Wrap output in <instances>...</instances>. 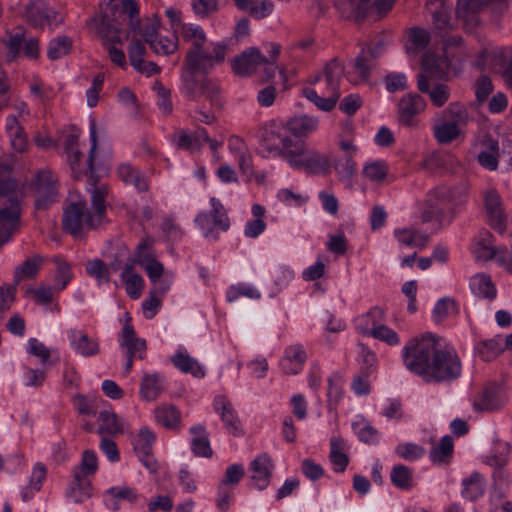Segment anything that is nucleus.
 <instances>
[{"instance_id":"nucleus-10","label":"nucleus","mask_w":512,"mask_h":512,"mask_svg":"<svg viewBox=\"0 0 512 512\" xmlns=\"http://www.w3.org/2000/svg\"><path fill=\"white\" fill-rule=\"evenodd\" d=\"M58 186V179L51 170L43 169L37 172L33 182L36 209L45 210L58 201Z\"/></svg>"},{"instance_id":"nucleus-13","label":"nucleus","mask_w":512,"mask_h":512,"mask_svg":"<svg viewBox=\"0 0 512 512\" xmlns=\"http://www.w3.org/2000/svg\"><path fill=\"white\" fill-rule=\"evenodd\" d=\"M91 149L89 155L86 157L80 150H76L66 154L67 162L73 173V177L80 179L82 176L87 175L88 172L93 171L94 152L97 147V132L95 124H92L90 131Z\"/></svg>"},{"instance_id":"nucleus-49","label":"nucleus","mask_w":512,"mask_h":512,"mask_svg":"<svg viewBox=\"0 0 512 512\" xmlns=\"http://www.w3.org/2000/svg\"><path fill=\"white\" fill-rule=\"evenodd\" d=\"M503 349V338L500 336L490 340L482 341L476 347L478 355L484 361H491L495 359L503 351Z\"/></svg>"},{"instance_id":"nucleus-37","label":"nucleus","mask_w":512,"mask_h":512,"mask_svg":"<svg viewBox=\"0 0 512 512\" xmlns=\"http://www.w3.org/2000/svg\"><path fill=\"white\" fill-rule=\"evenodd\" d=\"M470 287L476 296L488 300H493L497 294L496 287L491 277L484 273L474 275L470 280Z\"/></svg>"},{"instance_id":"nucleus-62","label":"nucleus","mask_w":512,"mask_h":512,"mask_svg":"<svg viewBox=\"0 0 512 512\" xmlns=\"http://www.w3.org/2000/svg\"><path fill=\"white\" fill-rule=\"evenodd\" d=\"M367 335L382 341L389 346H396L400 343L398 334L383 323L372 328V331H370Z\"/></svg>"},{"instance_id":"nucleus-20","label":"nucleus","mask_w":512,"mask_h":512,"mask_svg":"<svg viewBox=\"0 0 512 512\" xmlns=\"http://www.w3.org/2000/svg\"><path fill=\"white\" fill-rule=\"evenodd\" d=\"M68 335L70 345L77 354L84 357H91L99 354L100 347L97 339L91 338L86 333L77 329H70L68 331Z\"/></svg>"},{"instance_id":"nucleus-22","label":"nucleus","mask_w":512,"mask_h":512,"mask_svg":"<svg viewBox=\"0 0 512 512\" xmlns=\"http://www.w3.org/2000/svg\"><path fill=\"white\" fill-rule=\"evenodd\" d=\"M505 254L512 255V250L509 251L506 248L497 249L493 245V235L490 232L486 231L481 234L475 247V256L478 260L487 261L497 257L498 261L503 264L501 257Z\"/></svg>"},{"instance_id":"nucleus-21","label":"nucleus","mask_w":512,"mask_h":512,"mask_svg":"<svg viewBox=\"0 0 512 512\" xmlns=\"http://www.w3.org/2000/svg\"><path fill=\"white\" fill-rule=\"evenodd\" d=\"M306 358V352L301 345H291L285 350L280 367L285 374L295 375L302 370Z\"/></svg>"},{"instance_id":"nucleus-31","label":"nucleus","mask_w":512,"mask_h":512,"mask_svg":"<svg viewBox=\"0 0 512 512\" xmlns=\"http://www.w3.org/2000/svg\"><path fill=\"white\" fill-rule=\"evenodd\" d=\"M137 498L135 490L128 486L112 487L105 492L106 506L113 511L121 508L122 500L134 503Z\"/></svg>"},{"instance_id":"nucleus-26","label":"nucleus","mask_w":512,"mask_h":512,"mask_svg":"<svg viewBox=\"0 0 512 512\" xmlns=\"http://www.w3.org/2000/svg\"><path fill=\"white\" fill-rule=\"evenodd\" d=\"M164 391L165 381L163 376L158 373L144 374L139 391L142 399L155 401Z\"/></svg>"},{"instance_id":"nucleus-59","label":"nucleus","mask_w":512,"mask_h":512,"mask_svg":"<svg viewBox=\"0 0 512 512\" xmlns=\"http://www.w3.org/2000/svg\"><path fill=\"white\" fill-rule=\"evenodd\" d=\"M463 496L469 500H475L484 493L483 479L480 474L474 473L463 482Z\"/></svg>"},{"instance_id":"nucleus-4","label":"nucleus","mask_w":512,"mask_h":512,"mask_svg":"<svg viewBox=\"0 0 512 512\" xmlns=\"http://www.w3.org/2000/svg\"><path fill=\"white\" fill-rule=\"evenodd\" d=\"M343 75V64L338 58H333L324 66L323 75H316L309 80L311 84L317 85V88H303L302 94L318 109L329 112L335 107L341 95L340 82Z\"/></svg>"},{"instance_id":"nucleus-17","label":"nucleus","mask_w":512,"mask_h":512,"mask_svg":"<svg viewBox=\"0 0 512 512\" xmlns=\"http://www.w3.org/2000/svg\"><path fill=\"white\" fill-rule=\"evenodd\" d=\"M426 6L432 15L434 29L441 38H445L453 29L450 21L451 5L446 0H429Z\"/></svg>"},{"instance_id":"nucleus-50","label":"nucleus","mask_w":512,"mask_h":512,"mask_svg":"<svg viewBox=\"0 0 512 512\" xmlns=\"http://www.w3.org/2000/svg\"><path fill=\"white\" fill-rule=\"evenodd\" d=\"M391 482L399 489L409 490L413 487V470L405 465H395L390 473Z\"/></svg>"},{"instance_id":"nucleus-45","label":"nucleus","mask_w":512,"mask_h":512,"mask_svg":"<svg viewBox=\"0 0 512 512\" xmlns=\"http://www.w3.org/2000/svg\"><path fill=\"white\" fill-rule=\"evenodd\" d=\"M430 42V34L427 30L414 27L409 30L406 50L408 53L416 54L427 47Z\"/></svg>"},{"instance_id":"nucleus-46","label":"nucleus","mask_w":512,"mask_h":512,"mask_svg":"<svg viewBox=\"0 0 512 512\" xmlns=\"http://www.w3.org/2000/svg\"><path fill=\"white\" fill-rule=\"evenodd\" d=\"M394 234L398 242L405 246L423 248L426 246L429 239L428 235L411 228L397 229Z\"/></svg>"},{"instance_id":"nucleus-27","label":"nucleus","mask_w":512,"mask_h":512,"mask_svg":"<svg viewBox=\"0 0 512 512\" xmlns=\"http://www.w3.org/2000/svg\"><path fill=\"white\" fill-rule=\"evenodd\" d=\"M118 177L127 185H132L139 192H146L149 189V183L144 174L130 164L123 163L118 166Z\"/></svg>"},{"instance_id":"nucleus-2","label":"nucleus","mask_w":512,"mask_h":512,"mask_svg":"<svg viewBox=\"0 0 512 512\" xmlns=\"http://www.w3.org/2000/svg\"><path fill=\"white\" fill-rule=\"evenodd\" d=\"M91 209L85 201L71 202L63 213V229L75 238H81L86 231L100 226L106 216L107 187L94 186L91 189Z\"/></svg>"},{"instance_id":"nucleus-32","label":"nucleus","mask_w":512,"mask_h":512,"mask_svg":"<svg viewBox=\"0 0 512 512\" xmlns=\"http://www.w3.org/2000/svg\"><path fill=\"white\" fill-rule=\"evenodd\" d=\"M286 127L289 135L304 137L317 129L318 120L307 115L295 116L287 121Z\"/></svg>"},{"instance_id":"nucleus-39","label":"nucleus","mask_w":512,"mask_h":512,"mask_svg":"<svg viewBox=\"0 0 512 512\" xmlns=\"http://www.w3.org/2000/svg\"><path fill=\"white\" fill-rule=\"evenodd\" d=\"M184 42L190 44L188 50H197L207 43V36L203 28L192 23L182 24L180 30Z\"/></svg>"},{"instance_id":"nucleus-34","label":"nucleus","mask_w":512,"mask_h":512,"mask_svg":"<svg viewBox=\"0 0 512 512\" xmlns=\"http://www.w3.org/2000/svg\"><path fill=\"white\" fill-rule=\"evenodd\" d=\"M433 136L439 144H449L456 140L460 134V126L446 119L433 125Z\"/></svg>"},{"instance_id":"nucleus-5","label":"nucleus","mask_w":512,"mask_h":512,"mask_svg":"<svg viewBox=\"0 0 512 512\" xmlns=\"http://www.w3.org/2000/svg\"><path fill=\"white\" fill-rule=\"evenodd\" d=\"M122 15H127L130 18V27L136 31V25L139 26V8L135 0H108L105 4L101 5V14L93 17L91 23L95 26L97 33L102 37H108L109 33L115 32V35L110 37L112 42L121 43L120 36L117 34L118 28L116 22Z\"/></svg>"},{"instance_id":"nucleus-63","label":"nucleus","mask_w":512,"mask_h":512,"mask_svg":"<svg viewBox=\"0 0 512 512\" xmlns=\"http://www.w3.org/2000/svg\"><path fill=\"white\" fill-rule=\"evenodd\" d=\"M200 88L211 105L219 108L222 107L223 101L220 97V87L214 80L206 77L203 78L200 82Z\"/></svg>"},{"instance_id":"nucleus-12","label":"nucleus","mask_w":512,"mask_h":512,"mask_svg":"<svg viewBox=\"0 0 512 512\" xmlns=\"http://www.w3.org/2000/svg\"><path fill=\"white\" fill-rule=\"evenodd\" d=\"M427 107L426 100L417 93H407L398 103V121L409 128L419 127L417 116Z\"/></svg>"},{"instance_id":"nucleus-25","label":"nucleus","mask_w":512,"mask_h":512,"mask_svg":"<svg viewBox=\"0 0 512 512\" xmlns=\"http://www.w3.org/2000/svg\"><path fill=\"white\" fill-rule=\"evenodd\" d=\"M121 281L125 285L126 293L131 299L141 297L144 289V279L134 271V262H127L121 273Z\"/></svg>"},{"instance_id":"nucleus-54","label":"nucleus","mask_w":512,"mask_h":512,"mask_svg":"<svg viewBox=\"0 0 512 512\" xmlns=\"http://www.w3.org/2000/svg\"><path fill=\"white\" fill-rule=\"evenodd\" d=\"M334 168L340 181H347L350 183L356 173V163L352 158L351 152H348L344 157L335 160Z\"/></svg>"},{"instance_id":"nucleus-1","label":"nucleus","mask_w":512,"mask_h":512,"mask_svg":"<svg viewBox=\"0 0 512 512\" xmlns=\"http://www.w3.org/2000/svg\"><path fill=\"white\" fill-rule=\"evenodd\" d=\"M403 361L409 371L426 382H451L462 371L458 355L441 349L438 339L432 334L410 340L403 349Z\"/></svg>"},{"instance_id":"nucleus-29","label":"nucleus","mask_w":512,"mask_h":512,"mask_svg":"<svg viewBox=\"0 0 512 512\" xmlns=\"http://www.w3.org/2000/svg\"><path fill=\"white\" fill-rule=\"evenodd\" d=\"M505 400L497 386L486 387L474 402V408L478 411H493L500 408Z\"/></svg>"},{"instance_id":"nucleus-41","label":"nucleus","mask_w":512,"mask_h":512,"mask_svg":"<svg viewBox=\"0 0 512 512\" xmlns=\"http://www.w3.org/2000/svg\"><path fill=\"white\" fill-rule=\"evenodd\" d=\"M190 432L193 435L191 445L194 454L198 457H211L213 452L210 446L208 433L206 432L204 426H193L190 429Z\"/></svg>"},{"instance_id":"nucleus-18","label":"nucleus","mask_w":512,"mask_h":512,"mask_svg":"<svg viewBox=\"0 0 512 512\" xmlns=\"http://www.w3.org/2000/svg\"><path fill=\"white\" fill-rule=\"evenodd\" d=\"M484 206L489 225L499 233H504L506 231V214L499 194L495 191L486 192Z\"/></svg>"},{"instance_id":"nucleus-61","label":"nucleus","mask_w":512,"mask_h":512,"mask_svg":"<svg viewBox=\"0 0 512 512\" xmlns=\"http://www.w3.org/2000/svg\"><path fill=\"white\" fill-rule=\"evenodd\" d=\"M175 143L179 149L189 150L191 152L199 151L202 147L200 136L189 134L185 130L176 133Z\"/></svg>"},{"instance_id":"nucleus-55","label":"nucleus","mask_w":512,"mask_h":512,"mask_svg":"<svg viewBox=\"0 0 512 512\" xmlns=\"http://www.w3.org/2000/svg\"><path fill=\"white\" fill-rule=\"evenodd\" d=\"M458 314V305L453 298L444 297L440 299L433 309V319L442 322L444 319Z\"/></svg>"},{"instance_id":"nucleus-57","label":"nucleus","mask_w":512,"mask_h":512,"mask_svg":"<svg viewBox=\"0 0 512 512\" xmlns=\"http://www.w3.org/2000/svg\"><path fill=\"white\" fill-rule=\"evenodd\" d=\"M441 115L444 119L455 122L458 126L466 125L469 119L466 107L458 102L450 103Z\"/></svg>"},{"instance_id":"nucleus-35","label":"nucleus","mask_w":512,"mask_h":512,"mask_svg":"<svg viewBox=\"0 0 512 512\" xmlns=\"http://www.w3.org/2000/svg\"><path fill=\"white\" fill-rule=\"evenodd\" d=\"M98 421L99 427L97 432L103 437L104 435L115 436L123 433V424L113 411H101L98 416Z\"/></svg>"},{"instance_id":"nucleus-23","label":"nucleus","mask_w":512,"mask_h":512,"mask_svg":"<svg viewBox=\"0 0 512 512\" xmlns=\"http://www.w3.org/2000/svg\"><path fill=\"white\" fill-rule=\"evenodd\" d=\"M214 408L220 414L228 432L236 436L240 435V421L229 400L225 396H217L214 399Z\"/></svg>"},{"instance_id":"nucleus-64","label":"nucleus","mask_w":512,"mask_h":512,"mask_svg":"<svg viewBox=\"0 0 512 512\" xmlns=\"http://www.w3.org/2000/svg\"><path fill=\"white\" fill-rule=\"evenodd\" d=\"M98 469V460L94 451H84L81 459V463L77 466L73 472H80V475L91 476L96 473Z\"/></svg>"},{"instance_id":"nucleus-14","label":"nucleus","mask_w":512,"mask_h":512,"mask_svg":"<svg viewBox=\"0 0 512 512\" xmlns=\"http://www.w3.org/2000/svg\"><path fill=\"white\" fill-rule=\"evenodd\" d=\"M8 48L9 60L15 59L23 49L24 54L30 59H37L40 54L39 41L37 38H26L25 31L18 28L16 32L11 34L6 42Z\"/></svg>"},{"instance_id":"nucleus-36","label":"nucleus","mask_w":512,"mask_h":512,"mask_svg":"<svg viewBox=\"0 0 512 512\" xmlns=\"http://www.w3.org/2000/svg\"><path fill=\"white\" fill-rule=\"evenodd\" d=\"M454 443L451 436H444L430 451V460L433 464H449L453 455Z\"/></svg>"},{"instance_id":"nucleus-52","label":"nucleus","mask_w":512,"mask_h":512,"mask_svg":"<svg viewBox=\"0 0 512 512\" xmlns=\"http://www.w3.org/2000/svg\"><path fill=\"white\" fill-rule=\"evenodd\" d=\"M155 440V434L149 428L144 427L139 430L134 440V449L139 454L148 457L151 455Z\"/></svg>"},{"instance_id":"nucleus-53","label":"nucleus","mask_w":512,"mask_h":512,"mask_svg":"<svg viewBox=\"0 0 512 512\" xmlns=\"http://www.w3.org/2000/svg\"><path fill=\"white\" fill-rule=\"evenodd\" d=\"M73 41L67 36H59L49 42L47 55L51 60H58L70 53Z\"/></svg>"},{"instance_id":"nucleus-38","label":"nucleus","mask_w":512,"mask_h":512,"mask_svg":"<svg viewBox=\"0 0 512 512\" xmlns=\"http://www.w3.org/2000/svg\"><path fill=\"white\" fill-rule=\"evenodd\" d=\"M93 492L92 483L87 476L80 472H73V481L69 490V497L75 502H83L90 498Z\"/></svg>"},{"instance_id":"nucleus-43","label":"nucleus","mask_w":512,"mask_h":512,"mask_svg":"<svg viewBox=\"0 0 512 512\" xmlns=\"http://www.w3.org/2000/svg\"><path fill=\"white\" fill-rule=\"evenodd\" d=\"M6 128L10 135L12 148L19 153L25 152L28 144L27 135L24 129L18 125V121L15 116H11L7 119Z\"/></svg>"},{"instance_id":"nucleus-6","label":"nucleus","mask_w":512,"mask_h":512,"mask_svg":"<svg viewBox=\"0 0 512 512\" xmlns=\"http://www.w3.org/2000/svg\"><path fill=\"white\" fill-rule=\"evenodd\" d=\"M23 193L17 182L11 179L0 181V248L8 243L20 223Z\"/></svg>"},{"instance_id":"nucleus-42","label":"nucleus","mask_w":512,"mask_h":512,"mask_svg":"<svg viewBox=\"0 0 512 512\" xmlns=\"http://www.w3.org/2000/svg\"><path fill=\"white\" fill-rule=\"evenodd\" d=\"M172 363L180 371L191 373L194 377L202 378L205 375L204 369L199 363L185 352H177L172 358Z\"/></svg>"},{"instance_id":"nucleus-58","label":"nucleus","mask_w":512,"mask_h":512,"mask_svg":"<svg viewBox=\"0 0 512 512\" xmlns=\"http://www.w3.org/2000/svg\"><path fill=\"white\" fill-rule=\"evenodd\" d=\"M389 167L383 160L372 161L363 168V175L371 182H383L388 174Z\"/></svg>"},{"instance_id":"nucleus-60","label":"nucleus","mask_w":512,"mask_h":512,"mask_svg":"<svg viewBox=\"0 0 512 512\" xmlns=\"http://www.w3.org/2000/svg\"><path fill=\"white\" fill-rule=\"evenodd\" d=\"M210 203L212 207L211 216L214 226L218 227L222 231H227L230 227V220L223 204L214 197L210 199Z\"/></svg>"},{"instance_id":"nucleus-30","label":"nucleus","mask_w":512,"mask_h":512,"mask_svg":"<svg viewBox=\"0 0 512 512\" xmlns=\"http://www.w3.org/2000/svg\"><path fill=\"white\" fill-rule=\"evenodd\" d=\"M384 320L385 311L379 306H374L368 312L356 317L354 323L356 330L360 334L367 335L372 331V328L383 323Z\"/></svg>"},{"instance_id":"nucleus-8","label":"nucleus","mask_w":512,"mask_h":512,"mask_svg":"<svg viewBox=\"0 0 512 512\" xmlns=\"http://www.w3.org/2000/svg\"><path fill=\"white\" fill-rule=\"evenodd\" d=\"M455 191L447 186H439L428 194L425 207L422 211V220L429 222L436 220L439 223L450 222L453 218Z\"/></svg>"},{"instance_id":"nucleus-56","label":"nucleus","mask_w":512,"mask_h":512,"mask_svg":"<svg viewBox=\"0 0 512 512\" xmlns=\"http://www.w3.org/2000/svg\"><path fill=\"white\" fill-rule=\"evenodd\" d=\"M149 47L157 55L172 54L178 49V37L174 34L170 37L158 35Z\"/></svg>"},{"instance_id":"nucleus-11","label":"nucleus","mask_w":512,"mask_h":512,"mask_svg":"<svg viewBox=\"0 0 512 512\" xmlns=\"http://www.w3.org/2000/svg\"><path fill=\"white\" fill-rule=\"evenodd\" d=\"M120 347L124 349L127 358L125 364V373L129 374L133 367V360H143L146 357V341L139 338L130 323V319L126 320L119 340Z\"/></svg>"},{"instance_id":"nucleus-47","label":"nucleus","mask_w":512,"mask_h":512,"mask_svg":"<svg viewBox=\"0 0 512 512\" xmlns=\"http://www.w3.org/2000/svg\"><path fill=\"white\" fill-rule=\"evenodd\" d=\"M358 357L360 363L359 372L364 375H372L377 370L376 353L364 343H358Z\"/></svg>"},{"instance_id":"nucleus-16","label":"nucleus","mask_w":512,"mask_h":512,"mask_svg":"<svg viewBox=\"0 0 512 512\" xmlns=\"http://www.w3.org/2000/svg\"><path fill=\"white\" fill-rule=\"evenodd\" d=\"M266 57L258 48L250 47L232 60L231 68L236 75L249 76L264 68Z\"/></svg>"},{"instance_id":"nucleus-44","label":"nucleus","mask_w":512,"mask_h":512,"mask_svg":"<svg viewBox=\"0 0 512 512\" xmlns=\"http://www.w3.org/2000/svg\"><path fill=\"white\" fill-rule=\"evenodd\" d=\"M25 17L31 26L41 28L49 22L48 7L43 2L30 3L26 8Z\"/></svg>"},{"instance_id":"nucleus-3","label":"nucleus","mask_w":512,"mask_h":512,"mask_svg":"<svg viewBox=\"0 0 512 512\" xmlns=\"http://www.w3.org/2000/svg\"><path fill=\"white\" fill-rule=\"evenodd\" d=\"M228 46L224 42H211L207 48L188 50L181 74L184 86L193 99L197 97V80L195 75L208 74L215 66L222 64L227 55Z\"/></svg>"},{"instance_id":"nucleus-48","label":"nucleus","mask_w":512,"mask_h":512,"mask_svg":"<svg viewBox=\"0 0 512 512\" xmlns=\"http://www.w3.org/2000/svg\"><path fill=\"white\" fill-rule=\"evenodd\" d=\"M154 239L150 236L145 237L136 247L135 258L128 262L137 263L141 267L156 259V253L154 249Z\"/></svg>"},{"instance_id":"nucleus-40","label":"nucleus","mask_w":512,"mask_h":512,"mask_svg":"<svg viewBox=\"0 0 512 512\" xmlns=\"http://www.w3.org/2000/svg\"><path fill=\"white\" fill-rule=\"evenodd\" d=\"M44 263L43 258L40 255H34L27 258L22 265L15 268L14 271V282L15 285L24 279H33L38 275L40 268Z\"/></svg>"},{"instance_id":"nucleus-28","label":"nucleus","mask_w":512,"mask_h":512,"mask_svg":"<svg viewBox=\"0 0 512 512\" xmlns=\"http://www.w3.org/2000/svg\"><path fill=\"white\" fill-rule=\"evenodd\" d=\"M491 0H458L457 18L463 20L466 27H474L478 23L477 11Z\"/></svg>"},{"instance_id":"nucleus-15","label":"nucleus","mask_w":512,"mask_h":512,"mask_svg":"<svg viewBox=\"0 0 512 512\" xmlns=\"http://www.w3.org/2000/svg\"><path fill=\"white\" fill-rule=\"evenodd\" d=\"M417 88L419 92L428 95L431 104L436 108L443 107L451 96L448 85L435 82L428 74L417 75Z\"/></svg>"},{"instance_id":"nucleus-19","label":"nucleus","mask_w":512,"mask_h":512,"mask_svg":"<svg viewBox=\"0 0 512 512\" xmlns=\"http://www.w3.org/2000/svg\"><path fill=\"white\" fill-rule=\"evenodd\" d=\"M274 464L267 454L258 455L250 464L252 485L259 489H265L271 480Z\"/></svg>"},{"instance_id":"nucleus-9","label":"nucleus","mask_w":512,"mask_h":512,"mask_svg":"<svg viewBox=\"0 0 512 512\" xmlns=\"http://www.w3.org/2000/svg\"><path fill=\"white\" fill-rule=\"evenodd\" d=\"M288 163L296 169H303L313 175H328L331 171V161L326 154L320 153L299 141Z\"/></svg>"},{"instance_id":"nucleus-24","label":"nucleus","mask_w":512,"mask_h":512,"mask_svg":"<svg viewBox=\"0 0 512 512\" xmlns=\"http://www.w3.org/2000/svg\"><path fill=\"white\" fill-rule=\"evenodd\" d=\"M154 417L156 422L166 429L178 431L181 428V412L172 404L163 403L157 406L154 409Z\"/></svg>"},{"instance_id":"nucleus-7","label":"nucleus","mask_w":512,"mask_h":512,"mask_svg":"<svg viewBox=\"0 0 512 512\" xmlns=\"http://www.w3.org/2000/svg\"><path fill=\"white\" fill-rule=\"evenodd\" d=\"M299 141L291 138L286 125L275 121H270L261 128L260 142L262 147L287 162Z\"/></svg>"},{"instance_id":"nucleus-51","label":"nucleus","mask_w":512,"mask_h":512,"mask_svg":"<svg viewBox=\"0 0 512 512\" xmlns=\"http://www.w3.org/2000/svg\"><path fill=\"white\" fill-rule=\"evenodd\" d=\"M370 0H337L335 7L340 11L341 15L345 18H359L364 15L366 5Z\"/></svg>"},{"instance_id":"nucleus-33","label":"nucleus","mask_w":512,"mask_h":512,"mask_svg":"<svg viewBox=\"0 0 512 512\" xmlns=\"http://www.w3.org/2000/svg\"><path fill=\"white\" fill-rule=\"evenodd\" d=\"M345 449L346 443L343 438L334 436L330 439L329 459L336 472H343L348 466L349 457L345 453Z\"/></svg>"}]
</instances>
